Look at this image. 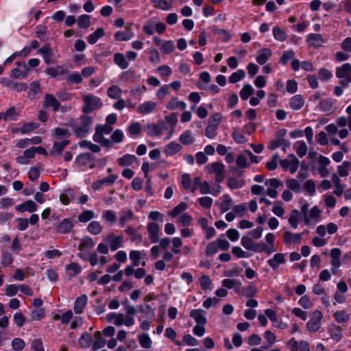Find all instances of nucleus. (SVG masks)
Returning <instances> with one entry per match:
<instances>
[{"instance_id": "aec40b11", "label": "nucleus", "mask_w": 351, "mask_h": 351, "mask_svg": "<svg viewBox=\"0 0 351 351\" xmlns=\"http://www.w3.org/2000/svg\"><path fill=\"white\" fill-rule=\"evenodd\" d=\"M351 170V162L344 161L341 165L337 167V175L341 178H345L349 176Z\"/></svg>"}, {"instance_id": "e433bc0d", "label": "nucleus", "mask_w": 351, "mask_h": 351, "mask_svg": "<svg viewBox=\"0 0 351 351\" xmlns=\"http://www.w3.org/2000/svg\"><path fill=\"white\" fill-rule=\"evenodd\" d=\"M114 60V62L122 69H125L128 67L129 64L127 62L125 57L122 53H115Z\"/></svg>"}, {"instance_id": "423d86ee", "label": "nucleus", "mask_w": 351, "mask_h": 351, "mask_svg": "<svg viewBox=\"0 0 351 351\" xmlns=\"http://www.w3.org/2000/svg\"><path fill=\"white\" fill-rule=\"evenodd\" d=\"M323 314L321 311L315 310L310 315L308 320V331H317L322 326Z\"/></svg>"}, {"instance_id": "ddd939ff", "label": "nucleus", "mask_w": 351, "mask_h": 351, "mask_svg": "<svg viewBox=\"0 0 351 351\" xmlns=\"http://www.w3.org/2000/svg\"><path fill=\"white\" fill-rule=\"evenodd\" d=\"M160 227L156 223L152 222L147 225V232L149 238L152 243H157L159 241Z\"/></svg>"}, {"instance_id": "2eb2a0df", "label": "nucleus", "mask_w": 351, "mask_h": 351, "mask_svg": "<svg viewBox=\"0 0 351 351\" xmlns=\"http://www.w3.org/2000/svg\"><path fill=\"white\" fill-rule=\"evenodd\" d=\"M205 313L206 312L202 309H194L190 312V316L195 319L197 324L205 325L207 322Z\"/></svg>"}, {"instance_id": "0e129e2a", "label": "nucleus", "mask_w": 351, "mask_h": 351, "mask_svg": "<svg viewBox=\"0 0 351 351\" xmlns=\"http://www.w3.org/2000/svg\"><path fill=\"white\" fill-rule=\"evenodd\" d=\"M180 141L184 145H189L194 142V138L192 137L190 131H186L180 136Z\"/></svg>"}, {"instance_id": "f704fd0d", "label": "nucleus", "mask_w": 351, "mask_h": 351, "mask_svg": "<svg viewBox=\"0 0 351 351\" xmlns=\"http://www.w3.org/2000/svg\"><path fill=\"white\" fill-rule=\"evenodd\" d=\"M41 92L40 84L37 81L32 82L30 84V88L28 91V97L31 99H34L36 95Z\"/></svg>"}, {"instance_id": "774afa93", "label": "nucleus", "mask_w": 351, "mask_h": 351, "mask_svg": "<svg viewBox=\"0 0 351 351\" xmlns=\"http://www.w3.org/2000/svg\"><path fill=\"white\" fill-rule=\"evenodd\" d=\"M25 346V341L21 338H15L12 341V346L14 350L21 351Z\"/></svg>"}, {"instance_id": "052dcab7", "label": "nucleus", "mask_w": 351, "mask_h": 351, "mask_svg": "<svg viewBox=\"0 0 351 351\" xmlns=\"http://www.w3.org/2000/svg\"><path fill=\"white\" fill-rule=\"evenodd\" d=\"M257 291V287L252 283L248 285L244 289L245 295L248 298H251L255 296Z\"/></svg>"}, {"instance_id": "dca6fc26", "label": "nucleus", "mask_w": 351, "mask_h": 351, "mask_svg": "<svg viewBox=\"0 0 351 351\" xmlns=\"http://www.w3.org/2000/svg\"><path fill=\"white\" fill-rule=\"evenodd\" d=\"M133 35L131 27L127 25L124 30L117 32L114 38L118 41H125L131 39Z\"/></svg>"}, {"instance_id": "5fc2aeb1", "label": "nucleus", "mask_w": 351, "mask_h": 351, "mask_svg": "<svg viewBox=\"0 0 351 351\" xmlns=\"http://www.w3.org/2000/svg\"><path fill=\"white\" fill-rule=\"evenodd\" d=\"M175 45L173 41L168 40L161 44L160 50L165 54H169L173 51Z\"/></svg>"}, {"instance_id": "cd10ccee", "label": "nucleus", "mask_w": 351, "mask_h": 351, "mask_svg": "<svg viewBox=\"0 0 351 351\" xmlns=\"http://www.w3.org/2000/svg\"><path fill=\"white\" fill-rule=\"evenodd\" d=\"M304 99L300 95L293 96L290 100V106L294 110L300 109L304 104Z\"/></svg>"}, {"instance_id": "1a4fd4ad", "label": "nucleus", "mask_w": 351, "mask_h": 351, "mask_svg": "<svg viewBox=\"0 0 351 351\" xmlns=\"http://www.w3.org/2000/svg\"><path fill=\"white\" fill-rule=\"evenodd\" d=\"M336 101L333 99H326L322 100L319 104V108L326 114H331L336 112Z\"/></svg>"}, {"instance_id": "bf43d9fd", "label": "nucleus", "mask_w": 351, "mask_h": 351, "mask_svg": "<svg viewBox=\"0 0 351 351\" xmlns=\"http://www.w3.org/2000/svg\"><path fill=\"white\" fill-rule=\"evenodd\" d=\"M218 250L219 245L217 244L216 241H213L207 245L206 250V254L207 256H212L218 252Z\"/></svg>"}, {"instance_id": "ea45409f", "label": "nucleus", "mask_w": 351, "mask_h": 351, "mask_svg": "<svg viewBox=\"0 0 351 351\" xmlns=\"http://www.w3.org/2000/svg\"><path fill=\"white\" fill-rule=\"evenodd\" d=\"M301 215L299 211L297 210H292L290 213V217L289 218V223L291 226L292 228H296L298 226V223L299 219H300Z\"/></svg>"}, {"instance_id": "39448f33", "label": "nucleus", "mask_w": 351, "mask_h": 351, "mask_svg": "<svg viewBox=\"0 0 351 351\" xmlns=\"http://www.w3.org/2000/svg\"><path fill=\"white\" fill-rule=\"evenodd\" d=\"M206 168L209 173L215 174L216 182H221L225 179V166L223 164L215 162L208 165Z\"/></svg>"}, {"instance_id": "de8ad7c7", "label": "nucleus", "mask_w": 351, "mask_h": 351, "mask_svg": "<svg viewBox=\"0 0 351 351\" xmlns=\"http://www.w3.org/2000/svg\"><path fill=\"white\" fill-rule=\"evenodd\" d=\"M79 145L82 148H88L94 153H98L101 149L97 145L93 144L90 141H88L86 140L80 142Z\"/></svg>"}, {"instance_id": "a18cd8bd", "label": "nucleus", "mask_w": 351, "mask_h": 351, "mask_svg": "<svg viewBox=\"0 0 351 351\" xmlns=\"http://www.w3.org/2000/svg\"><path fill=\"white\" fill-rule=\"evenodd\" d=\"M253 93L252 86L250 84H245L240 91V96L243 100H247Z\"/></svg>"}, {"instance_id": "0eeeda50", "label": "nucleus", "mask_w": 351, "mask_h": 351, "mask_svg": "<svg viewBox=\"0 0 351 351\" xmlns=\"http://www.w3.org/2000/svg\"><path fill=\"white\" fill-rule=\"evenodd\" d=\"M95 157L89 152L79 154L75 158V163L80 167L88 166L90 169L95 167Z\"/></svg>"}, {"instance_id": "412c9836", "label": "nucleus", "mask_w": 351, "mask_h": 351, "mask_svg": "<svg viewBox=\"0 0 351 351\" xmlns=\"http://www.w3.org/2000/svg\"><path fill=\"white\" fill-rule=\"evenodd\" d=\"M69 143L70 141L68 139H63L60 141H56L53 144L52 149L49 152L50 154H60Z\"/></svg>"}, {"instance_id": "c03bdc74", "label": "nucleus", "mask_w": 351, "mask_h": 351, "mask_svg": "<svg viewBox=\"0 0 351 351\" xmlns=\"http://www.w3.org/2000/svg\"><path fill=\"white\" fill-rule=\"evenodd\" d=\"M121 88L116 85L110 86L107 91L108 97L114 99H119L121 96Z\"/></svg>"}, {"instance_id": "a878e982", "label": "nucleus", "mask_w": 351, "mask_h": 351, "mask_svg": "<svg viewBox=\"0 0 351 351\" xmlns=\"http://www.w3.org/2000/svg\"><path fill=\"white\" fill-rule=\"evenodd\" d=\"M285 261L284 254L278 253L274 255L273 258L268 261V263L272 269H276L279 265L283 263Z\"/></svg>"}, {"instance_id": "4468645a", "label": "nucleus", "mask_w": 351, "mask_h": 351, "mask_svg": "<svg viewBox=\"0 0 351 351\" xmlns=\"http://www.w3.org/2000/svg\"><path fill=\"white\" fill-rule=\"evenodd\" d=\"M43 107L46 108L51 107L53 111L56 112L59 110L60 104L54 95L46 94L43 101Z\"/></svg>"}, {"instance_id": "2f4dec72", "label": "nucleus", "mask_w": 351, "mask_h": 351, "mask_svg": "<svg viewBox=\"0 0 351 351\" xmlns=\"http://www.w3.org/2000/svg\"><path fill=\"white\" fill-rule=\"evenodd\" d=\"M101 218L105 221L113 224L117 221V217L114 211L106 210L103 211Z\"/></svg>"}, {"instance_id": "13d9d810", "label": "nucleus", "mask_w": 351, "mask_h": 351, "mask_svg": "<svg viewBox=\"0 0 351 351\" xmlns=\"http://www.w3.org/2000/svg\"><path fill=\"white\" fill-rule=\"evenodd\" d=\"M91 342L92 337L86 332L83 333L79 339V344L82 348L89 347L91 345Z\"/></svg>"}, {"instance_id": "603ef678", "label": "nucleus", "mask_w": 351, "mask_h": 351, "mask_svg": "<svg viewBox=\"0 0 351 351\" xmlns=\"http://www.w3.org/2000/svg\"><path fill=\"white\" fill-rule=\"evenodd\" d=\"M95 217V213L93 210H86L78 216V220L80 222L86 223Z\"/></svg>"}, {"instance_id": "6e6d98bb", "label": "nucleus", "mask_w": 351, "mask_h": 351, "mask_svg": "<svg viewBox=\"0 0 351 351\" xmlns=\"http://www.w3.org/2000/svg\"><path fill=\"white\" fill-rule=\"evenodd\" d=\"M154 4V7L162 9L163 10H169L172 8V3L167 2L166 0H152Z\"/></svg>"}, {"instance_id": "393cba45", "label": "nucleus", "mask_w": 351, "mask_h": 351, "mask_svg": "<svg viewBox=\"0 0 351 351\" xmlns=\"http://www.w3.org/2000/svg\"><path fill=\"white\" fill-rule=\"evenodd\" d=\"M322 210L319 209L317 206H313L308 211V219L315 221V223H318L322 220Z\"/></svg>"}, {"instance_id": "864d4df0", "label": "nucleus", "mask_w": 351, "mask_h": 351, "mask_svg": "<svg viewBox=\"0 0 351 351\" xmlns=\"http://www.w3.org/2000/svg\"><path fill=\"white\" fill-rule=\"evenodd\" d=\"M245 76V71L242 69H239L237 71L233 73L229 77V82L231 84H235L239 81L241 80Z\"/></svg>"}, {"instance_id": "49530a36", "label": "nucleus", "mask_w": 351, "mask_h": 351, "mask_svg": "<svg viewBox=\"0 0 351 351\" xmlns=\"http://www.w3.org/2000/svg\"><path fill=\"white\" fill-rule=\"evenodd\" d=\"M66 269L71 276H74L82 271L81 266L77 263H71L67 265Z\"/></svg>"}, {"instance_id": "c85d7f7f", "label": "nucleus", "mask_w": 351, "mask_h": 351, "mask_svg": "<svg viewBox=\"0 0 351 351\" xmlns=\"http://www.w3.org/2000/svg\"><path fill=\"white\" fill-rule=\"evenodd\" d=\"M95 243L92 238L86 237L81 239L80 244L78 246V249L80 251H86L94 247Z\"/></svg>"}, {"instance_id": "f8f14e48", "label": "nucleus", "mask_w": 351, "mask_h": 351, "mask_svg": "<svg viewBox=\"0 0 351 351\" xmlns=\"http://www.w3.org/2000/svg\"><path fill=\"white\" fill-rule=\"evenodd\" d=\"M335 320L339 324H347L351 318V311L348 310H339L333 313Z\"/></svg>"}, {"instance_id": "6e6552de", "label": "nucleus", "mask_w": 351, "mask_h": 351, "mask_svg": "<svg viewBox=\"0 0 351 351\" xmlns=\"http://www.w3.org/2000/svg\"><path fill=\"white\" fill-rule=\"evenodd\" d=\"M104 241L110 246L111 250L115 251L123 245V237L122 235L116 236L113 233H110L105 237Z\"/></svg>"}, {"instance_id": "b1692460", "label": "nucleus", "mask_w": 351, "mask_h": 351, "mask_svg": "<svg viewBox=\"0 0 351 351\" xmlns=\"http://www.w3.org/2000/svg\"><path fill=\"white\" fill-rule=\"evenodd\" d=\"M38 52L42 54L43 59L47 64H49L53 63V61L52 57L53 56V53L49 45H47L40 48L38 50Z\"/></svg>"}, {"instance_id": "5701e85b", "label": "nucleus", "mask_w": 351, "mask_h": 351, "mask_svg": "<svg viewBox=\"0 0 351 351\" xmlns=\"http://www.w3.org/2000/svg\"><path fill=\"white\" fill-rule=\"evenodd\" d=\"M87 296L83 295L80 297L77 298L74 304V311L77 314L82 313L84 308L87 304Z\"/></svg>"}, {"instance_id": "72a5a7b5", "label": "nucleus", "mask_w": 351, "mask_h": 351, "mask_svg": "<svg viewBox=\"0 0 351 351\" xmlns=\"http://www.w3.org/2000/svg\"><path fill=\"white\" fill-rule=\"evenodd\" d=\"M105 34L104 29L102 27H98L96 31L88 36V42L93 45L97 43V40L103 37Z\"/></svg>"}, {"instance_id": "bb28decb", "label": "nucleus", "mask_w": 351, "mask_h": 351, "mask_svg": "<svg viewBox=\"0 0 351 351\" xmlns=\"http://www.w3.org/2000/svg\"><path fill=\"white\" fill-rule=\"evenodd\" d=\"M222 285L227 289H235L237 291H239L241 282L237 279L226 278L222 281Z\"/></svg>"}, {"instance_id": "f257e3e1", "label": "nucleus", "mask_w": 351, "mask_h": 351, "mask_svg": "<svg viewBox=\"0 0 351 351\" xmlns=\"http://www.w3.org/2000/svg\"><path fill=\"white\" fill-rule=\"evenodd\" d=\"M308 158L311 159V171L313 174L317 173L322 178H326L330 172L327 167L330 160L315 152H308Z\"/></svg>"}, {"instance_id": "9d476101", "label": "nucleus", "mask_w": 351, "mask_h": 351, "mask_svg": "<svg viewBox=\"0 0 351 351\" xmlns=\"http://www.w3.org/2000/svg\"><path fill=\"white\" fill-rule=\"evenodd\" d=\"M330 337L335 342H339L343 338V330L340 326L330 324L327 329Z\"/></svg>"}, {"instance_id": "20e7f679", "label": "nucleus", "mask_w": 351, "mask_h": 351, "mask_svg": "<svg viewBox=\"0 0 351 351\" xmlns=\"http://www.w3.org/2000/svg\"><path fill=\"white\" fill-rule=\"evenodd\" d=\"M351 73V64L350 63H345L341 66L336 68L337 77L341 79L340 84L343 86H347L351 83V78L349 74Z\"/></svg>"}, {"instance_id": "69168bd1", "label": "nucleus", "mask_w": 351, "mask_h": 351, "mask_svg": "<svg viewBox=\"0 0 351 351\" xmlns=\"http://www.w3.org/2000/svg\"><path fill=\"white\" fill-rule=\"evenodd\" d=\"M318 76L322 81L326 82L332 77V74L328 69L322 68L319 71Z\"/></svg>"}, {"instance_id": "7c9ffc66", "label": "nucleus", "mask_w": 351, "mask_h": 351, "mask_svg": "<svg viewBox=\"0 0 351 351\" xmlns=\"http://www.w3.org/2000/svg\"><path fill=\"white\" fill-rule=\"evenodd\" d=\"M134 218V213L132 210L128 209L126 210H123L121 212V215L119 217V224L121 227L125 226L127 221L133 219Z\"/></svg>"}, {"instance_id": "79ce46f5", "label": "nucleus", "mask_w": 351, "mask_h": 351, "mask_svg": "<svg viewBox=\"0 0 351 351\" xmlns=\"http://www.w3.org/2000/svg\"><path fill=\"white\" fill-rule=\"evenodd\" d=\"M77 23L80 28H88L90 25V16L87 14L81 15L78 17Z\"/></svg>"}, {"instance_id": "e2e57ef3", "label": "nucleus", "mask_w": 351, "mask_h": 351, "mask_svg": "<svg viewBox=\"0 0 351 351\" xmlns=\"http://www.w3.org/2000/svg\"><path fill=\"white\" fill-rule=\"evenodd\" d=\"M187 208V205L184 202H182L176 206L171 212H169V215L173 217L178 216L182 212L184 211Z\"/></svg>"}, {"instance_id": "338daca9", "label": "nucleus", "mask_w": 351, "mask_h": 351, "mask_svg": "<svg viewBox=\"0 0 351 351\" xmlns=\"http://www.w3.org/2000/svg\"><path fill=\"white\" fill-rule=\"evenodd\" d=\"M324 203L328 208H333L335 207L337 201L335 197L330 194H325L323 195Z\"/></svg>"}, {"instance_id": "7ed1b4c3", "label": "nucleus", "mask_w": 351, "mask_h": 351, "mask_svg": "<svg viewBox=\"0 0 351 351\" xmlns=\"http://www.w3.org/2000/svg\"><path fill=\"white\" fill-rule=\"evenodd\" d=\"M83 99L85 104L83 108V112L85 113H90L102 106L101 99L93 95H86L84 96Z\"/></svg>"}, {"instance_id": "8fccbe9b", "label": "nucleus", "mask_w": 351, "mask_h": 351, "mask_svg": "<svg viewBox=\"0 0 351 351\" xmlns=\"http://www.w3.org/2000/svg\"><path fill=\"white\" fill-rule=\"evenodd\" d=\"M147 134L150 136H159L162 133V128L156 124H148L147 125Z\"/></svg>"}, {"instance_id": "3c124183", "label": "nucleus", "mask_w": 351, "mask_h": 351, "mask_svg": "<svg viewBox=\"0 0 351 351\" xmlns=\"http://www.w3.org/2000/svg\"><path fill=\"white\" fill-rule=\"evenodd\" d=\"M95 337L96 339L93 343V349L94 350H97L99 348H103L105 346L106 341L101 337V333L99 331H97L95 333Z\"/></svg>"}, {"instance_id": "9b49d317", "label": "nucleus", "mask_w": 351, "mask_h": 351, "mask_svg": "<svg viewBox=\"0 0 351 351\" xmlns=\"http://www.w3.org/2000/svg\"><path fill=\"white\" fill-rule=\"evenodd\" d=\"M326 132L328 135L338 134L339 137L341 139L346 138L349 135V129L341 128V130L337 129V125H335V123H330L325 128Z\"/></svg>"}, {"instance_id": "09e8293b", "label": "nucleus", "mask_w": 351, "mask_h": 351, "mask_svg": "<svg viewBox=\"0 0 351 351\" xmlns=\"http://www.w3.org/2000/svg\"><path fill=\"white\" fill-rule=\"evenodd\" d=\"M273 34L276 40L279 41H285L287 38V35L284 30L280 29L278 26H275L273 28Z\"/></svg>"}, {"instance_id": "473e14b6", "label": "nucleus", "mask_w": 351, "mask_h": 351, "mask_svg": "<svg viewBox=\"0 0 351 351\" xmlns=\"http://www.w3.org/2000/svg\"><path fill=\"white\" fill-rule=\"evenodd\" d=\"M137 158L134 155L131 154H125L123 157L120 158L118 160V163L119 165L122 167L130 166L134 161H136Z\"/></svg>"}, {"instance_id": "c9c22d12", "label": "nucleus", "mask_w": 351, "mask_h": 351, "mask_svg": "<svg viewBox=\"0 0 351 351\" xmlns=\"http://www.w3.org/2000/svg\"><path fill=\"white\" fill-rule=\"evenodd\" d=\"M181 145L179 143H170L165 149V153L167 156H172L180 152Z\"/></svg>"}, {"instance_id": "6ab92c4d", "label": "nucleus", "mask_w": 351, "mask_h": 351, "mask_svg": "<svg viewBox=\"0 0 351 351\" xmlns=\"http://www.w3.org/2000/svg\"><path fill=\"white\" fill-rule=\"evenodd\" d=\"M36 204L32 200H27L16 207V210L20 213H24L25 211L33 213L36 211Z\"/></svg>"}, {"instance_id": "4be33fe9", "label": "nucleus", "mask_w": 351, "mask_h": 351, "mask_svg": "<svg viewBox=\"0 0 351 351\" xmlns=\"http://www.w3.org/2000/svg\"><path fill=\"white\" fill-rule=\"evenodd\" d=\"M156 107V104L154 101H146L137 108V111L140 114H149L151 113Z\"/></svg>"}, {"instance_id": "4c0bfd02", "label": "nucleus", "mask_w": 351, "mask_h": 351, "mask_svg": "<svg viewBox=\"0 0 351 351\" xmlns=\"http://www.w3.org/2000/svg\"><path fill=\"white\" fill-rule=\"evenodd\" d=\"M87 229L90 234L97 235L101 232L102 226L99 221H93L88 224Z\"/></svg>"}, {"instance_id": "a211bd4d", "label": "nucleus", "mask_w": 351, "mask_h": 351, "mask_svg": "<svg viewBox=\"0 0 351 351\" xmlns=\"http://www.w3.org/2000/svg\"><path fill=\"white\" fill-rule=\"evenodd\" d=\"M73 227V223L70 219H63L57 226V232L60 234L69 232Z\"/></svg>"}, {"instance_id": "58836bf2", "label": "nucleus", "mask_w": 351, "mask_h": 351, "mask_svg": "<svg viewBox=\"0 0 351 351\" xmlns=\"http://www.w3.org/2000/svg\"><path fill=\"white\" fill-rule=\"evenodd\" d=\"M323 38L320 34H311L308 35V44L317 47L323 44Z\"/></svg>"}, {"instance_id": "4d7b16f0", "label": "nucleus", "mask_w": 351, "mask_h": 351, "mask_svg": "<svg viewBox=\"0 0 351 351\" xmlns=\"http://www.w3.org/2000/svg\"><path fill=\"white\" fill-rule=\"evenodd\" d=\"M138 340L141 346L145 348H150L152 346V340L147 334H141L138 335Z\"/></svg>"}, {"instance_id": "f03ea898", "label": "nucleus", "mask_w": 351, "mask_h": 351, "mask_svg": "<svg viewBox=\"0 0 351 351\" xmlns=\"http://www.w3.org/2000/svg\"><path fill=\"white\" fill-rule=\"evenodd\" d=\"M92 121L91 117L82 115L80 117V123L72 121L70 122V125L73 128L76 136L82 138L86 136L89 132Z\"/></svg>"}, {"instance_id": "a19ab883", "label": "nucleus", "mask_w": 351, "mask_h": 351, "mask_svg": "<svg viewBox=\"0 0 351 351\" xmlns=\"http://www.w3.org/2000/svg\"><path fill=\"white\" fill-rule=\"evenodd\" d=\"M180 108L184 110L186 108V104L183 101H178L177 98H173L167 104V108L169 110H173L176 108Z\"/></svg>"}, {"instance_id": "37998d69", "label": "nucleus", "mask_w": 351, "mask_h": 351, "mask_svg": "<svg viewBox=\"0 0 351 351\" xmlns=\"http://www.w3.org/2000/svg\"><path fill=\"white\" fill-rule=\"evenodd\" d=\"M53 135L57 138L66 139L70 136L71 134L69 130L66 128H56L53 130Z\"/></svg>"}, {"instance_id": "c756f323", "label": "nucleus", "mask_w": 351, "mask_h": 351, "mask_svg": "<svg viewBox=\"0 0 351 351\" xmlns=\"http://www.w3.org/2000/svg\"><path fill=\"white\" fill-rule=\"evenodd\" d=\"M281 146H282V150L285 152L286 149L290 146V143L284 138H280L271 142L269 145V148L271 150H274Z\"/></svg>"}, {"instance_id": "680f3d73", "label": "nucleus", "mask_w": 351, "mask_h": 351, "mask_svg": "<svg viewBox=\"0 0 351 351\" xmlns=\"http://www.w3.org/2000/svg\"><path fill=\"white\" fill-rule=\"evenodd\" d=\"M296 153L300 157H303L306 154V146L304 141L297 142L294 145Z\"/></svg>"}, {"instance_id": "f3484780", "label": "nucleus", "mask_w": 351, "mask_h": 351, "mask_svg": "<svg viewBox=\"0 0 351 351\" xmlns=\"http://www.w3.org/2000/svg\"><path fill=\"white\" fill-rule=\"evenodd\" d=\"M271 54V49L269 48H263L258 51L256 60L259 64L263 65L270 58Z\"/></svg>"}]
</instances>
